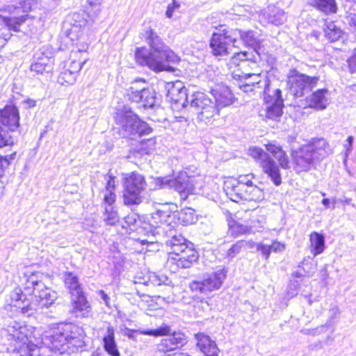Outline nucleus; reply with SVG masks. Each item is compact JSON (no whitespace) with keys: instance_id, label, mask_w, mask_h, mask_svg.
<instances>
[{"instance_id":"obj_50","label":"nucleus","mask_w":356,"mask_h":356,"mask_svg":"<svg viewBox=\"0 0 356 356\" xmlns=\"http://www.w3.org/2000/svg\"><path fill=\"white\" fill-rule=\"evenodd\" d=\"M102 0H86L87 8L94 10L93 16L95 17L101 11Z\"/></svg>"},{"instance_id":"obj_32","label":"nucleus","mask_w":356,"mask_h":356,"mask_svg":"<svg viewBox=\"0 0 356 356\" xmlns=\"http://www.w3.org/2000/svg\"><path fill=\"white\" fill-rule=\"evenodd\" d=\"M264 198L265 193L263 189L254 184L238 194V202L244 200L258 203L263 201Z\"/></svg>"},{"instance_id":"obj_42","label":"nucleus","mask_w":356,"mask_h":356,"mask_svg":"<svg viewBox=\"0 0 356 356\" xmlns=\"http://www.w3.org/2000/svg\"><path fill=\"white\" fill-rule=\"evenodd\" d=\"M10 1L15 4L9 6L10 12L13 8L15 10H22L23 12H28L36 4L35 0H10Z\"/></svg>"},{"instance_id":"obj_8","label":"nucleus","mask_w":356,"mask_h":356,"mask_svg":"<svg viewBox=\"0 0 356 356\" xmlns=\"http://www.w3.org/2000/svg\"><path fill=\"white\" fill-rule=\"evenodd\" d=\"M264 108L260 115L266 121L272 120L278 122L283 114L284 99L282 97V91L278 88H272L268 79L264 81Z\"/></svg>"},{"instance_id":"obj_31","label":"nucleus","mask_w":356,"mask_h":356,"mask_svg":"<svg viewBox=\"0 0 356 356\" xmlns=\"http://www.w3.org/2000/svg\"><path fill=\"white\" fill-rule=\"evenodd\" d=\"M102 340L104 348L109 355L120 356V354L115 341V330L111 325H108L106 327Z\"/></svg>"},{"instance_id":"obj_64","label":"nucleus","mask_w":356,"mask_h":356,"mask_svg":"<svg viewBox=\"0 0 356 356\" xmlns=\"http://www.w3.org/2000/svg\"><path fill=\"white\" fill-rule=\"evenodd\" d=\"M352 200L350 198H345L344 200H339V202L343 204H350Z\"/></svg>"},{"instance_id":"obj_26","label":"nucleus","mask_w":356,"mask_h":356,"mask_svg":"<svg viewBox=\"0 0 356 356\" xmlns=\"http://www.w3.org/2000/svg\"><path fill=\"white\" fill-rule=\"evenodd\" d=\"M254 58L255 56L252 53L240 51L234 54L230 60L229 65L230 66L240 67L243 70L242 72L250 71L248 68L254 71L259 70L256 61L254 60Z\"/></svg>"},{"instance_id":"obj_29","label":"nucleus","mask_w":356,"mask_h":356,"mask_svg":"<svg viewBox=\"0 0 356 356\" xmlns=\"http://www.w3.org/2000/svg\"><path fill=\"white\" fill-rule=\"evenodd\" d=\"M327 89H319L306 98L307 106L316 110L322 111L330 104Z\"/></svg>"},{"instance_id":"obj_36","label":"nucleus","mask_w":356,"mask_h":356,"mask_svg":"<svg viewBox=\"0 0 356 356\" xmlns=\"http://www.w3.org/2000/svg\"><path fill=\"white\" fill-rule=\"evenodd\" d=\"M219 112V108L215 102H212L209 105L207 104V107L204 109L197 111V119L199 121L203 122L207 124L211 122L213 118L218 115Z\"/></svg>"},{"instance_id":"obj_5","label":"nucleus","mask_w":356,"mask_h":356,"mask_svg":"<svg viewBox=\"0 0 356 356\" xmlns=\"http://www.w3.org/2000/svg\"><path fill=\"white\" fill-rule=\"evenodd\" d=\"M165 245L170 250L167 266L172 272H176L179 268H190L198 259L193 243L187 241L181 234L172 236L165 241Z\"/></svg>"},{"instance_id":"obj_28","label":"nucleus","mask_w":356,"mask_h":356,"mask_svg":"<svg viewBox=\"0 0 356 356\" xmlns=\"http://www.w3.org/2000/svg\"><path fill=\"white\" fill-rule=\"evenodd\" d=\"M211 92L218 108L227 106L234 102V96L232 91L223 84L216 85Z\"/></svg>"},{"instance_id":"obj_51","label":"nucleus","mask_w":356,"mask_h":356,"mask_svg":"<svg viewBox=\"0 0 356 356\" xmlns=\"http://www.w3.org/2000/svg\"><path fill=\"white\" fill-rule=\"evenodd\" d=\"M243 249V243L241 241H237L227 251V257L234 258Z\"/></svg>"},{"instance_id":"obj_13","label":"nucleus","mask_w":356,"mask_h":356,"mask_svg":"<svg viewBox=\"0 0 356 356\" xmlns=\"http://www.w3.org/2000/svg\"><path fill=\"white\" fill-rule=\"evenodd\" d=\"M144 79H139L135 80L130 87V99L136 102H143L145 108L155 107L158 113H162L163 108L156 104L155 91L150 88H145Z\"/></svg>"},{"instance_id":"obj_46","label":"nucleus","mask_w":356,"mask_h":356,"mask_svg":"<svg viewBox=\"0 0 356 356\" xmlns=\"http://www.w3.org/2000/svg\"><path fill=\"white\" fill-rule=\"evenodd\" d=\"M156 141L154 138L147 139L143 141L140 145V151L142 153L149 154L155 149Z\"/></svg>"},{"instance_id":"obj_18","label":"nucleus","mask_w":356,"mask_h":356,"mask_svg":"<svg viewBox=\"0 0 356 356\" xmlns=\"http://www.w3.org/2000/svg\"><path fill=\"white\" fill-rule=\"evenodd\" d=\"M188 343L186 335L181 332H174L170 335L161 339L157 344L159 353L169 354L177 349L181 348Z\"/></svg>"},{"instance_id":"obj_40","label":"nucleus","mask_w":356,"mask_h":356,"mask_svg":"<svg viewBox=\"0 0 356 356\" xmlns=\"http://www.w3.org/2000/svg\"><path fill=\"white\" fill-rule=\"evenodd\" d=\"M104 220L108 225H114L120 221L118 212L113 205L105 206Z\"/></svg>"},{"instance_id":"obj_62","label":"nucleus","mask_w":356,"mask_h":356,"mask_svg":"<svg viewBox=\"0 0 356 356\" xmlns=\"http://www.w3.org/2000/svg\"><path fill=\"white\" fill-rule=\"evenodd\" d=\"M141 331H145V330H128L127 331L126 335L129 339H134V334L135 333L140 334Z\"/></svg>"},{"instance_id":"obj_11","label":"nucleus","mask_w":356,"mask_h":356,"mask_svg":"<svg viewBox=\"0 0 356 356\" xmlns=\"http://www.w3.org/2000/svg\"><path fill=\"white\" fill-rule=\"evenodd\" d=\"M249 155L253 158L275 186L282 184L279 166L275 161L262 149L257 147L248 149Z\"/></svg>"},{"instance_id":"obj_35","label":"nucleus","mask_w":356,"mask_h":356,"mask_svg":"<svg viewBox=\"0 0 356 356\" xmlns=\"http://www.w3.org/2000/svg\"><path fill=\"white\" fill-rule=\"evenodd\" d=\"M310 251L314 256L321 254L325 249V238L323 234L316 232L309 236Z\"/></svg>"},{"instance_id":"obj_1","label":"nucleus","mask_w":356,"mask_h":356,"mask_svg":"<svg viewBox=\"0 0 356 356\" xmlns=\"http://www.w3.org/2000/svg\"><path fill=\"white\" fill-rule=\"evenodd\" d=\"M42 277V275L40 273H33L27 279L24 287L25 293L29 295L33 294L37 304L31 302L26 294L20 289H15L10 293V305L15 308V311L17 314L30 316L37 309V306L40 308L48 307L57 299L56 292L45 286L40 279Z\"/></svg>"},{"instance_id":"obj_55","label":"nucleus","mask_w":356,"mask_h":356,"mask_svg":"<svg viewBox=\"0 0 356 356\" xmlns=\"http://www.w3.org/2000/svg\"><path fill=\"white\" fill-rule=\"evenodd\" d=\"M271 252H282L286 248V245L277 241H273L272 244L270 245Z\"/></svg>"},{"instance_id":"obj_47","label":"nucleus","mask_w":356,"mask_h":356,"mask_svg":"<svg viewBox=\"0 0 356 356\" xmlns=\"http://www.w3.org/2000/svg\"><path fill=\"white\" fill-rule=\"evenodd\" d=\"M15 154L16 152H15L10 155H6L0 158V177H3L6 168L9 165L10 161L15 159Z\"/></svg>"},{"instance_id":"obj_63","label":"nucleus","mask_w":356,"mask_h":356,"mask_svg":"<svg viewBox=\"0 0 356 356\" xmlns=\"http://www.w3.org/2000/svg\"><path fill=\"white\" fill-rule=\"evenodd\" d=\"M237 227L239 228V232L241 234H245L248 232V228L243 225H237Z\"/></svg>"},{"instance_id":"obj_59","label":"nucleus","mask_w":356,"mask_h":356,"mask_svg":"<svg viewBox=\"0 0 356 356\" xmlns=\"http://www.w3.org/2000/svg\"><path fill=\"white\" fill-rule=\"evenodd\" d=\"M241 241L243 243V249H245V248H248L250 250H252L254 248L257 249V245L259 243H255L254 241H253L252 240H248V241L241 240Z\"/></svg>"},{"instance_id":"obj_4","label":"nucleus","mask_w":356,"mask_h":356,"mask_svg":"<svg viewBox=\"0 0 356 356\" xmlns=\"http://www.w3.org/2000/svg\"><path fill=\"white\" fill-rule=\"evenodd\" d=\"M85 337L83 329L75 324H53L44 332V346L53 352L65 353L72 346H81Z\"/></svg>"},{"instance_id":"obj_37","label":"nucleus","mask_w":356,"mask_h":356,"mask_svg":"<svg viewBox=\"0 0 356 356\" xmlns=\"http://www.w3.org/2000/svg\"><path fill=\"white\" fill-rule=\"evenodd\" d=\"M233 31L236 38L237 36H239L245 45L253 47L254 49H256L259 43V40L253 31H243L239 29H236Z\"/></svg>"},{"instance_id":"obj_52","label":"nucleus","mask_w":356,"mask_h":356,"mask_svg":"<svg viewBox=\"0 0 356 356\" xmlns=\"http://www.w3.org/2000/svg\"><path fill=\"white\" fill-rule=\"evenodd\" d=\"M179 218L186 224H192L194 221L193 212L190 209L181 211Z\"/></svg>"},{"instance_id":"obj_15","label":"nucleus","mask_w":356,"mask_h":356,"mask_svg":"<svg viewBox=\"0 0 356 356\" xmlns=\"http://www.w3.org/2000/svg\"><path fill=\"white\" fill-rule=\"evenodd\" d=\"M318 81L317 76H309L296 71L291 72L288 76L289 92L296 97H302L315 87Z\"/></svg>"},{"instance_id":"obj_23","label":"nucleus","mask_w":356,"mask_h":356,"mask_svg":"<svg viewBox=\"0 0 356 356\" xmlns=\"http://www.w3.org/2000/svg\"><path fill=\"white\" fill-rule=\"evenodd\" d=\"M241 74H235V76H238V78L242 80L248 81L249 79L253 77L254 81V82H243L242 84L239 86V88L244 92H250L255 90L257 88H264V81L267 79L264 78V80H261L260 70H256L254 71H245L242 72Z\"/></svg>"},{"instance_id":"obj_6","label":"nucleus","mask_w":356,"mask_h":356,"mask_svg":"<svg viewBox=\"0 0 356 356\" xmlns=\"http://www.w3.org/2000/svg\"><path fill=\"white\" fill-rule=\"evenodd\" d=\"M88 21L86 19L84 13H74L72 14L66 23V26H70L66 29L67 36L75 42L76 51H72L70 64L67 65V70L77 74L81 69L86 60H76L73 58L76 57L77 53L86 52L88 48V38L83 35V29L87 25Z\"/></svg>"},{"instance_id":"obj_19","label":"nucleus","mask_w":356,"mask_h":356,"mask_svg":"<svg viewBox=\"0 0 356 356\" xmlns=\"http://www.w3.org/2000/svg\"><path fill=\"white\" fill-rule=\"evenodd\" d=\"M53 63L52 53L42 47L35 52L30 70L36 74L49 72L52 70Z\"/></svg>"},{"instance_id":"obj_43","label":"nucleus","mask_w":356,"mask_h":356,"mask_svg":"<svg viewBox=\"0 0 356 356\" xmlns=\"http://www.w3.org/2000/svg\"><path fill=\"white\" fill-rule=\"evenodd\" d=\"M77 74L67 69L60 72L58 77V82L61 85H72L76 80Z\"/></svg>"},{"instance_id":"obj_9","label":"nucleus","mask_w":356,"mask_h":356,"mask_svg":"<svg viewBox=\"0 0 356 356\" xmlns=\"http://www.w3.org/2000/svg\"><path fill=\"white\" fill-rule=\"evenodd\" d=\"M121 135L124 138L135 139L138 136L149 134L152 129L131 111L119 112L115 117Z\"/></svg>"},{"instance_id":"obj_12","label":"nucleus","mask_w":356,"mask_h":356,"mask_svg":"<svg viewBox=\"0 0 356 356\" xmlns=\"http://www.w3.org/2000/svg\"><path fill=\"white\" fill-rule=\"evenodd\" d=\"M155 185L158 188L168 187L174 188L180 194L183 200H186L194 190L195 179L189 176L186 172L181 171L175 179L158 177L155 179Z\"/></svg>"},{"instance_id":"obj_54","label":"nucleus","mask_w":356,"mask_h":356,"mask_svg":"<svg viewBox=\"0 0 356 356\" xmlns=\"http://www.w3.org/2000/svg\"><path fill=\"white\" fill-rule=\"evenodd\" d=\"M106 184L104 189L115 191L116 184L115 176L108 172L106 176Z\"/></svg>"},{"instance_id":"obj_16","label":"nucleus","mask_w":356,"mask_h":356,"mask_svg":"<svg viewBox=\"0 0 356 356\" xmlns=\"http://www.w3.org/2000/svg\"><path fill=\"white\" fill-rule=\"evenodd\" d=\"M226 272L220 269L214 273L207 275L202 280H194L190 283V288L193 291L207 293L219 289L225 279Z\"/></svg>"},{"instance_id":"obj_21","label":"nucleus","mask_w":356,"mask_h":356,"mask_svg":"<svg viewBox=\"0 0 356 356\" xmlns=\"http://www.w3.org/2000/svg\"><path fill=\"white\" fill-rule=\"evenodd\" d=\"M27 16V15H22L19 17L10 16L3 17V22L7 27H5L3 24H0V49L5 46L7 40L10 37V35L8 31V29L19 31L21 24L25 22Z\"/></svg>"},{"instance_id":"obj_48","label":"nucleus","mask_w":356,"mask_h":356,"mask_svg":"<svg viewBox=\"0 0 356 356\" xmlns=\"http://www.w3.org/2000/svg\"><path fill=\"white\" fill-rule=\"evenodd\" d=\"M102 193L104 194V203L106 204V206L113 205L116 199L115 191L104 189Z\"/></svg>"},{"instance_id":"obj_17","label":"nucleus","mask_w":356,"mask_h":356,"mask_svg":"<svg viewBox=\"0 0 356 356\" xmlns=\"http://www.w3.org/2000/svg\"><path fill=\"white\" fill-rule=\"evenodd\" d=\"M253 174L242 175L237 179L229 178L225 182L224 190L229 199L238 202V194L253 185Z\"/></svg>"},{"instance_id":"obj_30","label":"nucleus","mask_w":356,"mask_h":356,"mask_svg":"<svg viewBox=\"0 0 356 356\" xmlns=\"http://www.w3.org/2000/svg\"><path fill=\"white\" fill-rule=\"evenodd\" d=\"M72 302L71 312L76 317L84 318L89 316L91 308L86 297L83 295V292L80 293V294L72 296Z\"/></svg>"},{"instance_id":"obj_24","label":"nucleus","mask_w":356,"mask_h":356,"mask_svg":"<svg viewBox=\"0 0 356 356\" xmlns=\"http://www.w3.org/2000/svg\"><path fill=\"white\" fill-rule=\"evenodd\" d=\"M286 19V15L284 10L274 6L268 7L259 15V20L264 25L270 24L279 26Z\"/></svg>"},{"instance_id":"obj_39","label":"nucleus","mask_w":356,"mask_h":356,"mask_svg":"<svg viewBox=\"0 0 356 356\" xmlns=\"http://www.w3.org/2000/svg\"><path fill=\"white\" fill-rule=\"evenodd\" d=\"M309 3L325 13H334L337 11L334 0H309Z\"/></svg>"},{"instance_id":"obj_25","label":"nucleus","mask_w":356,"mask_h":356,"mask_svg":"<svg viewBox=\"0 0 356 356\" xmlns=\"http://www.w3.org/2000/svg\"><path fill=\"white\" fill-rule=\"evenodd\" d=\"M0 123L10 131L16 130L19 126V114L17 108L10 105L0 109Z\"/></svg>"},{"instance_id":"obj_58","label":"nucleus","mask_w":356,"mask_h":356,"mask_svg":"<svg viewBox=\"0 0 356 356\" xmlns=\"http://www.w3.org/2000/svg\"><path fill=\"white\" fill-rule=\"evenodd\" d=\"M179 7V5L174 0L172 5H169L168 6L165 15L168 18H171L173 15V13L175 9H177Z\"/></svg>"},{"instance_id":"obj_61","label":"nucleus","mask_w":356,"mask_h":356,"mask_svg":"<svg viewBox=\"0 0 356 356\" xmlns=\"http://www.w3.org/2000/svg\"><path fill=\"white\" fill-rule=\"evenodd\" d=\"M98 294L99 295L100 298L104 300L106 305L107 307H109V296L103 290L99 291Z\"/></svg>"},{"instance_id":"obj_2","label":"nucleus","mask_w":356,"mask_h":356,"mask_svg":"<svg viewBox=\"0 0 356 356\" xmlns=\"http://www.w3.org/2000/svg\"><path fill=\"white\" fill-rule=\"evenodd\" d=\"M45 330L24 325L15 321L10 322L1 334L9 341L8 350L20 356H40L44 346Z\"/></svg>"},{"instance_id":"obj_57","label":"nucleus","mask_w":356,"mask_h":356,"mask_svg":"<svg viewBox=\"0 0 356 356\" xmlns=\"http://www.w3.org/2000/svg\"><path fill=\"white\" fill-rule=\"evenodd\" d=\"M346 19L350 27L356 32V13H350Z\"/></svg>"},{"instance_id":"obj_7","label":"nucleus","mask_w":356,"mask_h":356,"mask_svg":"<svg viewBox=\"0 0 356 356\" xmlns=\"http://www.w3.org/2000/svg\"><path fill=\"white\" fill-rule=\"evenodd\" d=\"M330 152V146L325 139H314L309 144L293 152L294 169L297 172H307L314 166L316 160L325 157Z\"/></svg>"},{"instance_id":"obj_33","label":"nucleus","mask_w":356,"mask_h":356,"mask_svg":"<svg viewBox=\"0 0 356 356\" xmlns=\"http://www.w3.org/2000/svg\"><path fill=\"white\" fill-rule=\"evenodd\" d=\"M63 280L72 296L80 294V293L82 292L79 278L74 273L71 272H65L63 274Z\"/></svg>"},{"instance_id":"obj_60","label":"nucleus","mask_w":356,"mask_h":356,"mask_svg":"<svg viewBox=\"0 0 356 356\" xmlns=\"http://www.w3.org/2000/svg\"><path fill=\"white\" fill-rule=\"evenodd\" d=\"M346 141H347V144H346L344 145V147L346 148V154L348 155V154L352 150V146H353V136H348Z\"/></svg>"},{"instance_id":"obj_22","label":"nucleus","mask_w":356,"mask_h":356,"mask_svg":"<svg viewBox=\"0 0 356 356\" xmlns=\"http://www.w3.org/2000/svg\"><path fill=\"white\" fill-rule=\"evenodd\" d=\"M152 225L163 231L170 230L176 225V215L169 209H159L152 214Z\"/></svg>"},{"instance_id":"obj_10","label":"nucleus","mask_w":356,"mask_h":356,"mask_svg":"<svg viewBox=\"0 0 356 356\" xmlns=\"http://www.w3.org/2000/svg\"><path fill=\"white\" fill-rule=\"evenodd\" d=\"M147 183L145 177L137 172L124 175L123 202L125 205L139 204L143 202L142 193L145 190Z\"/></svg>"},{"instance_id":"obj_3","label":"nucleus","mask_w":356,"mask_h":356,"mask_svg":"<svg viewBox=\"0 0 356 356\" xmlns=\"http://www.w3.org/2000/svg\"><path fill=\"white\" fill-rule=\"evenodd\" d=\"M142 38L150 46L149 51L145 47H138L135 51L136 62L146 65L154 71L168 70L167 63H177L179 56L163 42L161 38L151 28H147L141 33Z\"/></svg>"},{"instance_id":"obj_53","label":"nucleus","mask_w":356,"mask_h":356,"mask_svg":"<svg viewBox=\"0 0 356 356\" xmlns=\"http://www.w3.org/2000/svg\"><path fill=\"white\" fill-rule=\"evenodd\" d=\"M257 250L261 252L263 257L268 260L270 257L271 250L269 245H266L263 243H259L257 245Z\"/></svg>"},{"instance_id":"obj_44","label":"nucleus","mask_w":356,"mask_h":356,"mask_svg":"<svg viewBox=\"0 0 356 356\" xmlns=\"http://www.w3.org/2000/svg\"><path fill=\"white\" fill-rule=\"evenodd\" d=\"M170 331L171 329L169 325H163L155 330H147L146 331H141L140 334L151 335L154 337L165 336V337L171 334Z\"/></svg>"},{"instance_id":"obj_49","label":"nucleus","mask_w":356,"mask_h":356,"mask_svg":"<svg viewBox=\"0 0 356 356\" xmlns=\"http://www.w3.org/2000/svg\"><path fill=\"white\" fill-rule=\"evenodd\" d=\"M149 281L154 285L160 286L161 284H166L168 279L164 275H157L156 273H152L149 276Z\"/></svg>"},{"instance_id":"obj_27","label":"nucleus","mask_w":356,"mask_h":356,"mask_svg":"<svg viewBox=\"0 0 356 356\" xmlns=\"http://www.w3.org/2000/svg\"><path fill=\"white\" fill-rule=\"evenodd\" d=\"M196 346L205 356H218L220 350L216 342L203 333L198 332L195 334Z\"/></svg>"},{"instance_id":"obj_14","label":"nucleus","mask_w":356,"mask_h":356,"mask_svg":"<svg viewBox=\"0 0 356 356\" xmlns=\"http://www.w3.org/2000/svg\"><path fill=\"white\" fill-rule=\"evenodd\" d=\"M236 42L237 38L234 37V31L220 29L213 33L210 40V47L213 55L226 56L229 53L231 47H237Z\"/></svg>"},{"instance_id":"obj_20","label":"nucleus","mask_w":356,"mask_h":356,"mask_svg":"<svg viewBox=\"0 0 356 356\" xmlns=\"http://www.w3.org/2000/svg\"><path fill=\"white\" fill-rule=\"evenodd\" d=\"M166 96L170 101L179 104L182 107L188 106L186 88L181 81L168 82L165 83Z\"/></svg>"},{"instance_id":"obj_41","label":"nucleus","mask_w":356,"mask_h":356,"mask_svg":"<svg viewBox=\"0 0 356 356\" xmlns=\"http://www.w3.org/2000/svg\"><path fill=\"white\" fill-rule=\"evenodd\" d=\"M342 30L334 22H328L325 29V35L331 42L338 40L342 35Z\"/></svg>"},{"instance_id":"obj_45","label":"nucleus","mask_w":356,"mask_h":356,"mask_svg":"<svg viewBox=\"0 0 356 356\" xmlns=\"http://www.w3.org/2000/svg\"><path fill=\"white\" fill-rule=\"evenodd\" d=\"M138 220V217L136 213H131L128 214L126 217H124V220L122 223V227L124 229L130 230H134V228L132 227H134V225L137 223Z\"/></svg>"},{"instance_id":"obj_56","label":"nucleus","mask_w":356,"mask_h":356,"mask_svg":"<svg viewBox=\"0 0 356 356\" xmlns=\"http://www.w3.org/2000/svg\"><path fill=\"white\" fill-rule=\"evenodd\" d=\"M348 67L351 73H356V47L353 50L351 57L348 60Z\"/></svg>"},{"instance_id":"obj_38","label":"nucleus","mask_w":356,"mask_h":356,"mask_svg":"<svg viewBox=\"0 0 356 356\" xmlns=\"http://www.w3.org/2000/svg\"><path fill=\"white\" fill-rule=\"evenodd\" d=\"M212 102V100L207 95L202 92H197L193 95V99L191 101V106L195 108L197 112L204 109V107L207 106V104L209 105Z\"/></svg>"},{"instance_id":"obj_34","label":"nucleus","mask_w":356,"mask_h":356,"mask_svg":"<svg viewBox=\"0 0 356 356\" xmlns=\"http://www.w3.org/2000/svg\"><path fill=\"white\" fill-rule=\"evenodd\" d=\"M266 148L278 161L280 165L282 168H289L288 157L280 146L275 143H268L266 145Z\"/></svg>"}]
</instances>
